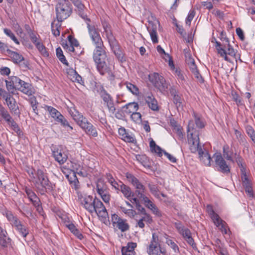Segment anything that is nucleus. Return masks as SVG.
<instances>
[{"label": "nucleus", "instance_id": "30", "mask_svg": "<svg viewBox=\"0 0 255 255\" xmlns=\"http://www.w3.org/2000/svg\"><path fill=\"white\" fill-rule=\"evenodd\" d=\"M6 232L0 227V247H6L9 243L10 239L6 237Z\"/></svg>", "mask_w": 255, "mask_h": 255}, {"label": "nucleus", "instance_id": "12", "mask_svg": "<svg viewBox=\"0 0 255 255\" xmlns=\"http://www.w3.org/2000/svg\"><path fill=\"white\" fill-rule=\"evenodd\" d=\"M111 218L113 225L122 232H126L129 230L130 226L127 219L121 218L116 214H113Z\"/></svg>", "mask_w": 255, "mask_h": 255}, {"label": "nucleus", "instance_id": "50", "mask_svg": "<svg viewBox=\"0 0 255 255\" xmlns=\"http://www.w3.org/2000/svg\"><path fill=\"white\" fill-rule=\"evenodd\" d=\"M144 202V205L146 207L148 208L150 210L155 205L147 197L144 195L139 197Z\"/></svg>", "mask_w": 255, "mask_h": 255}, {"label": "nucleus", "instance_id": "56", "mask_svg": "<svg viewBox=\"0 0 255 255\" xmlns=\"http://www.w3.org/2000/svg\"><path fill=\"white\" fill-rule=\"evenodd\" d=\"M195 15V12L194 10H190L188 13V15L186 19V24L190 26L191 22Z\"/></svg>", "mask_w": 255, "mask_h": 255}, {"label": "nucleus", "instance_id": "24", "mask_svg": "<svg viewBox=\"0 0 255 255\" xmlns=\"http://www.w3.org/2000/svg\"><path fill=\"white\" fill-rule=\"evenodd\" d=\"M77 8L78 14L82 18H85L86 14L84 13L85 6L81 0H70Z\"/></svg>", "mask_w": 255, "mask_h": 255}, {"label": "nucleus", "instance_id": "53", "mask_svg": "<svg viewBox=\"0 0 255 255\" xmlns=\"http://www.w3.org/2000/svg\"><path fill=\"white\" fill-rule=\"evenodd\" d=\"M27 197L33 205L38 206V203L40 200L34 192L31 193Z\"/></svg>", "mask_w": 255, "mask_h": 255}, {"label": "nucleus", "instance_id": "17", "mask_svg": "<svg viewBox=\"0 0 255 255\" xmlns=\"http://www.w3.org/2000/svg\"><path fill=\"white\" fill-rule=\"evenodd\" d=\"M170 93L173 97V101L177 108L182 107L183 99L179 94L178 90L174 87H172L169 89Z\"/></svg>", "mask_w": 255, "mask_h": 255}, {"label": "nucleus", "instance_id": "54", "mask_svg": "<svg viewBox=\"0 0 255 255\" xmlns=\"http://www.w3.org/2000/svg\"><path fill=\"white\" fill-rule=\"evenodd\" d=\"M6 83V87L7 91L12 94H14L15 90H16V88H15L14 85H12V81L10 78L9 81L5 80Z\"/></svg>", "mask_w": 255, "mask_h": 255}, {"label": "nucleus", "instance_id": "41", "mask_svg": "<svg viewBox=\"0 0 255 255\" xmlns=\"http://www.w3.org/2000/svg\"><path fill=\"white\" fill-rule=\"evenodd\" d=\"M207 210L214 222H216L218 224L219 221L221 222V221L219 220L220 217L214 211L211 206L208 205L207 207Z\"/></svg>", "mask_w": 255, "mask_h": 255}, {"label": "nucleus", "instance_id": "35", "mask_svg": "<svg viewBox=\"0 0 255 255\" xmlns=\"http://www.w3.org/2000/svg\"><path fill=\"white\" fill-rule=\"evenodd\" d=\"M123 108H126V113L128 114H132L138 110V105L135 102L129 103L126 105Z\"/></svg>", "mask_w": 255, "mask_h": 255}, {"label": "nucleus", "instance_id": "55", "mask_svg": "<svg viewBox=\"0 0 255 255\" xmlns=\"http://www.w3.org/2000/svg\"><path fill=\"white\" fill-rule=\"evenodd\" d=\"M31 96V97H30L29 99V102L31 105V106L32 108L33 112L36 114H37V113H36V111L37 110V104H38V103L36 101V98L34 96Z\"/></svg>", "mask_w": 255, "mask_h": 255}, {"label": "nucleus", "instance_id": "15", "mask_svg": "<svg viewBox=\"0 0 255 255\" xmlns=\"http://www.w3.org/2000/svg\"><path fill=\"white\" fill-rule=\"evenodd\" d=\"M94 209L92 211V213L95 212L99 217L102 219H106L108 217V214L103 203L98 199L94 198V203L92 206Z\"/></svg>", "mask_w": 255, "mask_h": 255}, {"label": "nucleus", "instance_id": "25", "mask_svg": "<svg viewBox=\"0 0 255 255\" xmlns=\"http://www.w3.org/2000/svg\"><path fill=\"white\" fill-rule=\"evenodd\" d=\"M53 155L55 160L60 164H63L67 159L66 154L62 153L61 150H54L53 151Z\"/></svg>", "mask_w": 255, "mask_h": 255}, {"label": "nucleus", "instance_id": "16", "mask_svg": "<svg viewBox=\"0 0 255 255\" xmlns=\"http://www.w3.org/2000/svg\"><path fill=\"white\" fill-rule=\"evenodd\" d=\"M83 120L81 121L79 125L80 127L85 131L87 134L94 137L97 136L98 132L96 128L91 123L89 122L87 119H83Z\"/></svg>", "mask_w": 255, "mask_h": 255}, {"label": "nucleus", "instance_id": "34", "mask_svg": "<svg viewBox=\"0 0 255 255\" xmlns=\"http://www.w3.org/2000/svg\"><path fill=\"white\" fill-rule=\"evenodd\" d=\"M96 188L97 192L99 195L102 194V193H104V192L108 191L107 186L104 181L102 179H99L97 180Z\"/></svg>", "mask_w": 255, "mask_h": 255}, {"label": "nucleus", "instance_id": "63", "mask_svg": "<svg viewBox=\"0 0 255 255\" xmlns=\"http://www.w3.org/2000/svg\"><path fill=\"white\" fill-rule=\"evenodd\" d=\"M10 93L9 92H7L5 90L0 88V96L4 100H6L7 99L9 98L11 96L10 95Z\"/></svg>", "mask_w": 255, "mask_h": 255}, {"label": "nucleus", "instance_id": "11", "mask_svg": "<svg viewBox=\"0 0 255 255\" xmlns=\"http://www.w3.org/2000/svg\"><path fill=\"white\" fill-rule=\"evenodd\" d=\"M126 178L136 189L135 193L139 198L144 195L145 187L137 178L129 173H126Z\"/></svg>", "mask_w": 255, "mask_h": 255}, {"label": "nucleus", "instance_id": "49", "mask_svg": "<svg viewBox=\"0 0 255 255\" xmlns=\"http://www.w3.org/2000/svg\"><path fill=\"white\" fill-rule=\"evenodd\" d=\"M56 121L60 123L61 125L63 126L66 127H69L71 129H72L73 128L72 127H71L68 121L66 120V119L63 117V115H61L59 117H57V119L56 120Z\"/></svg>", "mask_w": 255, "mask_h": 255}, {"label": "nucleus", "instance_id": "9", "mask_svg": "<svg viewBox=\"0 0 255 255\" xmlns=\"http://www.w3.org/2000/svg\"><path fill=\"white\" fill-rule=\"evenodd\" d=\"M213 158L214 159L216 167L218 168V171L224 174L230 172V166L220 153H215Z\"/></svg>", "mask_w": 255, "mask_h": 255}, {"label": "nucleus", "instance_id": "60", "mask_svg": "<svg viewBox=\"0 0 255 255\" xmlns=\"http://www.w3.org/2000/svg\"><path fill=\"white\" fill-rule=\"evenodd\" d=\"M141 214L144 215V216L141 218L144 222L148 224H151L152 222V217L149 214L146 212V210H145L144 213L142 212Z\"/></svg>", "mask_w": 255, "mask_h": 255}, {"label": "nucleus", "instance_id": "61", "mask_svg": "<svg viewBox=\"0 0 255 255\" xmlns=\"http://www.w3.org/2000/svg\"><path fill=\"white\" fill-rule=\"evenodd\" d=\"M6 217L8 220L10 222V224L13 226L19 220L16 217L14 216L11 213L6 214Z\"/></svg>", "mask_w": 255, "mask_h": 255}, {"label": "nucleus", "instance_id": "33", "mask_svg": "<svg viewBox=\"0 0 255 255\" xmlns=\"http://www.w3.org/2000/svg\"><path fill=\"white\" fill-rule=\"evenodd\" d=\"M61 22L62 21H59L58 20L57 22H56V20H54L51 23V31L52 34L56 37L60 35V29L61 27Z\"/></svg>", "mask_w": 255, "mask_h": 255}, {"label": "nucleus", "instance_id": "38", "mask_svg": "<svg viewBox=\"0 0 255 255\" xmlns=\"http://www.w3.org/2000/svg\"><path fill=\"white\" fill-rule=\"evenodd\" d=\"M120 190L124 194V196L129 200L131 195L132 192L130 187L122 183L120 185Z\"/></svg>", "mask_w": 255, "mask_h": 255}, {"label": "nucleus", "instance_id": "32", "mask_svg": "<svg viewBox=\"0 0 255 255\" xmlns=\"http://www.w3.org/2000/svg\"><path fill=\"white\" fill-rule=\"evenodd\" d=\"M234 160L235 162L237 163L240 170L247 168V165L245 160L239 153H237L236 152H235Z\"/></svg>", "mask_w": 255, "mask_h": 255}, {"label": "nucleus", "instance_id": "21", "mask_svg": "<svg viewBox=\"0 0 255 255\" xmlns=\"http://www.w3.org/2000/svg\"><path fill=\"white\" fill-rule=\"evenodd\" d=\"M12 227L23 238H25L29 233L27 227L22 224L20 220L15 223Z\"/></svg>", "mask_w": 255, "mask_h": 255}, {"label": "nucleus", "instance_id": "28", "mask_svg": "<svg viewBox=\"0 0 255 255\" xmlns=\"http://www.w3.org/2000/svg\"><path fill=\"white\" fill-rule=\"evenodd\" d=\"M69 113L73 118V120L79 125H80L81 121H84L83 119L86 118L84 117L83 116L80 114L78 111L74 108L70 109Z\"/></svg>", "mask_w": 255, "mask_h": 255}, {"label": "nucleus", "instance_id": "27", "mask_svg": "<svg viewBox=\"0 0 255 255\" xmlns=\"http://www.w3.org/2000/svg\"><path fill=\"white\" fill-rule=\"evenodd\" d=\"M7 53L9 57L12 59V61L14 63H19L24 60V57L21 54L17 52L13 51L11 50L7 49Z\"/></svg>", "mask_w": 255, "mask_h": 255}, {"label": "nucleus", "instance_id": "22", "mask_svg": "<svg viewBox=\"0 0 255 255\" xmlns=\"http://www.w3.org/2000/svg\"><path fill=\"white\" fill-rule=\"evenodd\" d=\"M234 154L232 148L228 144H225L223 147V157L228 161L235 163Z\"/></svg>", "mask_w": 255, "mask_h": 255}, {"label": "nucleus", "instance_id": "64", "mask_svg": "<svg viewBox=\"0 0 255 255\" xmlns=\"http://www.w3.org/2000/svg\"><path fill=\"white\" fill-rule=\"evenodd\" d=\"M106 106L110 113L114 114L115 113L116 109L114 105L113 100L110 102H109L108 104H106Z\"/></svg>", "mask_w": 255, "mask_h": 255}, {"label": "nucleus", "instance_id": "10", "mask_svg": "<svg viewBox=\"0 0 255 255\" xmlns=\"http://www.w3.org/2000/svg\"><path fill=\"white\" fill-rule=\"evenodd\" d=\"M148 78L152 84L160 91H165L168 89V84L166 83L164 78L159 76L158 73L150 74Z\"/></svg>", "mask_w": 255, "mask_h": 255}, {"label": "nucleus", "instance_id": "7", "mask_svg": "<svg viewBox=\"0 0 255 255\" xmlns=\"http://www.w3.org/2000/svg\"><path fill=\"white\" fill-rule=\"evenodd\" d=\"M10 79L12 85H14L16 90L21 91L28 96H32L35 93L34 89L29 83L21 80L16 76L11 77Z\"/></svg>", "mask_w": 255, "mask_h": 255}, {"label": "nucleus", "instance_id": "47", "mask_svg": "<svg viewBox=\"0 0 255 255\" xmlns=\"http://www.w3.org/2000/svg\"><path fill=\"white\" fill-rule=\"evenodd\" d=\"M35 46L43 56L45 57H48L49 56V53L47 51L46 47L42 43L40 42L39 43H37L36 46Z\"/></svg>", "mask_w": 255, "mask_h": 255}, {"label": "nucleus", "instance_id": "14", "mask_svg": "<svg viewBox=\"0 0 255 255\" xmlns=\"http://www.w3.org/2000/svg\"><path fill=\"white\" fill-rule=\"evenodd\" d=\"M68 43L63 44V48L68 51L72 52L79 55L82 53L78 41L71 35L68 36Z\"/></svg>", "mask_w": 255, "mask_h": 255}, {"label": "nucleus", "instance_id": "59", "mask_svg": "<svg viewBox=\"0 0 255 255\" xmlns=\"http://www.w3.org/2000/svg\"><path fill=\"white\" fill-rule=\"evenodd\" d=\"M130 118L132 120L136 123H139L141 120V115L140 113L136 112L132 113L131 115Z\"/></svg>", "mask_w": 255, "mask_h": 255}, {"label": "nucleus", "instance_id": "51", "mask_svg": "<svg viewBox=\"0 0 255 255\" xmlns=\"http://www.w3.org/2000/svg\"><path fill=\"white\" fill-rule=\"evenodd\" d=\"M127 89L133 94L137 95L138 93V88L134 85L130 83H126Z\"/></svg>", "mask_w": 255, "mask_h": 255}, {"label": "nucleus", "instance_id": "57", "mask_svg": "<svg viewBox=\"0 0 255 255\" xmlns=\"http://www.w3.org/2000/svg\"><path fill=\"white\" fill-rule=\"evenodd\" d=\"M72 72L73 73V78L72 80L74 82H77V83L82 84L84 83V82L82 80V78L81 76L78 74V73L75 70H72Z\"/></svg>", "mask_w": 255, "mask_h": 255}, {"label": "nucleus", "instance_id": "4", "mask_svg": "<svg viewBox=\"0 0 255 255\" xmlns=\"http://www.w3.org/2000/svg\"><path fill=\"white\" fill-rule=\"evenodd\" d=\"M57 20L63 21L72 13V6L68 0H58L56 6Z\"/></svg>", "mask_w": 255, "mask_h": 255}, {"label": "nucleus", "instance_id": "46", "mask_svg": "<svg viewBox=\"0 0 255 255\" xmlns=\"http://www.w3.org/2000/svg\"><path fill=\"white\" fill-rule=\"evenodd\" d=\"M56 55L59 60L64 64L68 65V63L63 54V51L60 47H58L56 49Z\"/></svg>", "mask_w": 255, "mask_h": 255}, {"label": "nucleus", "instance_id": "20", "mask_svg": "<svg viewBox=\"0 0 255 255\" xmlns=\"http://www.w3.org/2000/svg\"><path fill=\"white\" fill-rule=\"evenodd\" d=\"M145 100L146 103L148 104L149 108L152 110H158L157 102L151 93H149L145 95Z\"/></svg>", "mask_w": 255, "mask_h": 255}, {"label": "nucleus", "instance_id": "6", "mask_svg": "<svg viewBox=\"0 0 255 255\" xmlns=\"http://www.w3.org/2000/svg\"><path fill=\"white\" fill-rule=\"evenodd\" d=\"M83 19L85 20L87 24L88 34L93 45H99V44L103 43V40L100 34V30L99 28L96 27L95 24L91 23L90 19L88 18L87 16L85 18Z\"/></svg>", "mask_w": 255, "mask_h": 255}, {"label": "nucleus", "instance_id": "1", "mask_svg": "<svg viewBox=\"0 0 255 255\" xmlns=\"http://www.w3.org/2000/svg\"><path fill=\"white\" fill-rule=\"evenodd\" d=\"M200 131L194 127V122L190 121L188 126L187 138L189 148L192 153L198 152L199 158L206 166L211 165V158L208 152L202 149L199 140Z\"/></svg>", "mask_w": 255, "mask_h": 255}, {"label": "nucleus", "instance_id": "18", "mask_svg": "<svg viewBox=\"0 0 255 255\" xmlns=\"http://www.w3.org/2000/svg\"><path fill=\"white\" fill-rule=\"evenodd\" d=\"M5 103L9 109L11 113L17 115L19 114L18 107L14 98L11 96L5 100Z\"/></svg>", "mask_w": 255, "mask_h": 255}, {"label": "nucleus", "instance_id": "37", "mask_svg": "<svg viewBox=\"0 0 255 255\" xmlns=\"http://www.w3.org/2000/svg\"><path fill=\"white\" fill-rule=\"evenodd\" d=\"M0 112H1V118L5 121L7 124L13 120L7 110L2 106H0Z\"/></svg>", "mask_w": 255, "mask_h": 255}, {"label": "nucleus", "instance_id": "44", "mask_svg": "<svg viewBox=\"0 0 255 255\" xmlns=\"http://www.w3.org/2000/svg\"><path fill=\"white\" fill-rule=\"evenodd\" d=\"M45 109L49 112L51 117L55 119V120L57 119L58 117L61 115L56 109L51 106H46Z\"/></svg>", "mask_w": 255, "mask_h": 255}, {"label": "nucleus", "instance_id": "31", "mask_svg": "<svg viewBox=\"0 0 255 255\" xmlns=\"http://www.w3.org/2000/svg\"><path fill=\"white\" fill-rule=\"evenodd\" d=\"M241 179L246 192L248 193L249 195L250 196H253V192L252 187V183L251 180L249 178V177Z\"/></svg>", "mask_w": 255, "mask_h": 255}, {"label": "nucleus", "instance_id": "19", "mask_svg": "<svg viewBox=\"0 0 255 255\" xmlns=\"http://www.w3.org/2000/svg\"><path fill=\"white\" fill-rule=\"evenodd\" d=\"M110 47L120 62L123 63L126 61V57L121 49L118 42L110 46Z\"/></svg>", "mask_w": 255, "mask_h": 255}, {"label": "nucleus", "instance_id": "42", "mask_svg": "<svg viewBox=\"0 0 255 255\" xmlns=\"http://www.w3.org/2000/svg\"><path fill=\"white\" fill-rule=\"evenodd\" d=\"M104 32L110 46L118 42L114 36L111 29L107 30Z\"/></svg>", "mask_w": 255, "mask_h": 255}, {"label": "nucleus", "instance_id": "52", "mask_svg": "<svg viewBox=\"0 0 255 255\" xmlns=\"http://www.w3.org/2000/svg\"><path fill=\"white\" fill-rule=\"evenodd\" d=\"M129 201L132 203L135 204L136 209L140 213L145 212V209L140 205L139 200L136 198H133L129 200Z\"/></svg>", "mask_w": 255, "mask_h": 255}, {"label": "nucleus", "instance_id": "45", "mask_svg": "<svg viewBox=\"0 0 255 255\" xmlns=\"http://www.w3.org/2000/svg\"><path fill=\"white\" fill-rule=\"evenodd\" d=\"M193 115L196 127L200 128H203L205 127V123L203 120L195 113H194Z\"/></svg>", "mask_w": 255, "mask_h": 255}, {"label": "nucleus", "instance_id": "36", "mask_svg": "<svg viewBox=\"0 0 255 255\" xmlns=\"http://www.w3.org/2000/svg\"><path fill=\"white\" fill-rule=\"evenodd\" d=\"M66 226L68 229L79 239L82 240L83 238L82 234L80 233L79 230L76 228L73 224L70 223L67 224Z\"/></svg>", "mask_w": 255, "mask_h": 255}, {"label": "nucleus", "instance_id": "43", "mask_svg": "<svg viewBox=\"0 0 255 255\" xmlns=\"http://www.w3.org/2000/svg\"><path fill=\"white\" fill-rule=\"evenodd\" d=\"M100 96L104 103L107 104L109 102L112 101L113 99L112 96L107 93L105 90H102L100 93Z\"/></svg>", "mask_w": 255, "mask_h": 255}, {"label": "nucleus", "instance_id": "5", "mask_svg": "<svg viewBox=\"0 0 255 255\" xmlns=\"http://www.w3.org/2000/svg\"><path fill=\"white\" fill-rule=\"evenodd\" d=\"M226 48L225 45H224V48H223L220 42H216V49L218 54L221 57L230 63L232 62V60L228 56L234 58L236 61L239 60L242 62L240 54L238 53V51L234 49L230 44H228V50H227Z\"/></svg>", "mask_w": 255, "mask_h": 255}, {"label": "nucleus", "instance_id": "13", "mask_svg": "<svg viewBox=\"0 0 255 255\" xmlns=\"http://www.w3.org/2000/svg\"><path fill=\"white\" fill-rule=\"evenodd\" d=\"M78 198L80 204L84 207V208L90 213L92 214V211L94 209L92 207L94 200L93 197L90 195H87L86 194H82L78 193Z\"/></svg>", "mask_w": 255, "mask_h": 255}, {"label": "nucleus", "instance_id": "40", "mask_svg": "<svg viewBox=\"0 0 255 255\" xmlns=\"http://www.w3.org/2000/svg\"><path fill=\"white\" fill-rule=\"evenodd\" d=\"M4 33L9 37L16 44L19 45L20 42L18 39L16 37L14 33L10 29L7 28L3 29Z\"/></svg>", "mask_w": 255, "mask_h": 255}, {"label": "nucleus", "instance_id": "58", "mask_svg": "<svg viewBox=\"0 0 255 255\" xmlns=\"http://www.w3.org/2000/svg\"><path fill=\"white\" fill-rule=\"evenodd\" d=\"M173 71L175 76L179 80L182 81L184 80V76L180 68H176Z\"/></svg>", "mask_w": 255, "mask_h": 255}, {"label": "nucleus", "instance_id": "29", "mask_svg": "<svg viewBox=\"0 0 255 255\" xmlns=\"http://www.w3.org/2000/svg\"><path fill=\"white\" fill-rule=\"evenodd\" d=\"M6 232L0 227V247H6L9 243L10 239L6 237Z\"/></svg>", "mask_w": 255, "mask_h": 255}, {"label": "nucleus", "instance_id": "62", "mask_svg": "<svg viewBox=\"0 0 255 255\" xmlns=\"http://www.w3.org/2000/svg\"><path fill=\"white\" fill-rule=\"evenodd\" d=\"M246 130L248 134L250 136L252 140L255 143V133L252 127L251 126L248 127Z\"/></svg>", "mask_w": 255, "mask_h": 255}, {"label": "nucleus", "instance_id": "26", "mask_svg": "<svg viewBox=\"0 0 255 255\" xmlns=\"http://www.w3.org/2000/svg\"><path fill=\"white\" fill-rule=\"evenodd\" d=\"M136 247V243H128L127 246L122 248V255H134L135 253L134 250Z\"/></svg>", "mask_w": 255, "mask_h": 255}, {"label": "nucleus", "instance_id": "2", "mask_svg": "<svg viewBox=\"0 0 255 255\" xmlns=\"http://www.w3.org/2000/svg\"><path fill=\"white\" fill-rule=\"evenodd\" d=\"M93 46L95 48L93 51V58L96 64L98 71L102 75L106 73L109 74L112 73L111 68L107 65L105 61L107 55L104 43Z\"/></svg>", "mask_w": 255, "mask_h": 255}, {"label": "nucleus", "instance_id": "8", "mask_svg": "<svg viewBox=\"0 0 255 255\" xmlns=\"http://www.w3.org/2000/svg\"><path fill=\"white\" fill-rule=\"evenodd\" d=\"M147 253L149 255H166V250L161 248L158 236L155 233H152V239L147 248Z\"/></svg>", "mask_w": 255, "mask_h": 255}, {"label": "nucleus", "instance_id": "23", "mask_svg": "<svg viewBox=\"0 0 255 255\" xmlns=\"http://www.w3.org/2000/svg\"><path fill=\"white\" fill-rule=\"evenodd\" d=\"M147 30L150 34L151 38L153 43L158 42L157 34L156 32L157 26L156 24H154L152 22H149L147 27Z\"/></svg>", "mask_w": 255, "mask_h": 255}, {"label": "nucleus", "instance_id": "39", "mask_svg": "<svg viewBox=\"0 0 255 255\" xmlns=\"http://www.w3.org/2000/svg\"><path fill=\"white\" fill-rule=\"evenodd\" d=\"M165 238L166 239L165 243L167 244L175 253L179 252V248L176 244L170 238H168V236L165 235Z\"/></svg>", "mask_w": 255, "mask_h": 255}, {"label": "nucleus", "instance_id": "48", "mask_svg": "<svg viewBox=\"0 0 255 255\" xmlns=\"http://www.w3.org/2000/svg\"><path fill=\"white\" fill-rule=\"evenodd\" d=\"M10 128L14 131L18 135H20L22 131L20 130L18 125L13 120L9 124H8Z\"/></svg>", "mask_w": 255, "mask_h": 255}, {"label": "nucleus", "instance_id": "3", "mask_svg": "<svg viewBox=\"0 0 255 255\" xmlns=\"http://www.w3.org/2000/svg\"><path fill=\"white\" fill-rule=\"evenodd\" d=\"M29 175L33 179V182L36 185H40L46 190L51 191L53 189L52 185L49 181L47 176L41 169L36 171L34 169H29L28 170Z\"/></svg>", "mask_w": 255, "mask_h": 255}]
</instances>
